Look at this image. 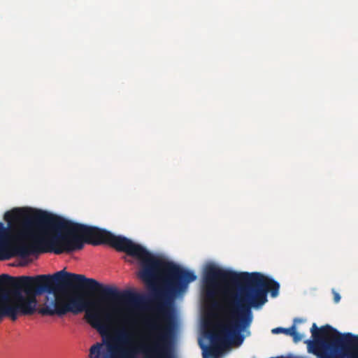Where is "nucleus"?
<instances>
[{
  "instance_id": "7ed1b4c3",
  "label": "nucleus",
  "mask_w": 358,
  "mask_h": 358,
  "mask_svg": "<svg viewBox=\"0 0 358 358\" xmlns=\"http://www.w3.org/2000/svg\"><path fill=\"white\" fill-rule=\"evenodd\" d=\"M4 220L9 224L21 222L17 237L23 242L15 248V252L22 257L45 252L71 253L83 249L85 243L107 245L110 233L41 210L14 208L5 213Z\"/></svg>"
},
{
  "instance_id": "f03ea898",
  "label": "nucleus",
  "mask_w": 358,
  "mask_h": 358,
  "mask_svg": "<svg viewBox=\"0 0 358 358\" xmlns=\"http://www.w3.org/2000/svg\"><path fill=\"white\" fill-rule=\"evenodd\" d=\"M13 288L11 296L4 293L0 296V322L5 317L15 321L19 315H31L36 310V296L44 293H56L57 290L76 286L99 292L103 301L115 304L113 313L120 321L128 324L129 314L134 310V292L118 290L116 287L103 285L84 275L66 272L64 269L52 275L12 277L0 275V286Z\"/></svg>"
},
{
  "instance_id": "9b49d317",
  "label": "nucleus",
  "mask_w": 358,
  "mask_h": 358,
  "mask_svg": "<svg viewBox=\"0 0 358 358\" xmlns=\"http://www.w3.org/2000/svg\"><path fill=\"white\" fill-rule=\"evenodd\" d=\"M271 332L273 334H280V333L284 334V328H282V327L274 328L271 330Z\"/></svg>"
},
{
  "instance_id": "4468645a",
  "label": "nucleus",
  "mask_w": 358,
  "mask_h": 358,
  "mask_svg": "<svg viewBox=\"0 0 358 358\" xmlns=\"http://www.w3.org/2000/svg\"><path fill=\"white\" fill-rule=\"evenodd\" d=\"M207 295H208V296H209V297H212V296H213L215 295V292H214V291H213V290L209 289V290H208V292H207Z\"/></svg>"
},
{
  "instance_id": "1a4fd4ad",
  "label": "nucleus",
  "mask_w": 358,
  "mask_h": 358,
  "mask_svg": "<svg viewBox=\"0 0 358 358\" xmlns=\"http://www.w3.org/2000/svg\"><path fill=\"white\" fill-rule=\"evenodd\" d=\"M303 320L300 318H294V324L289 328H284V334L289 336H292L294 331L296 330V324L297 323H301Z\"/></svg>"
},
{
  "instance_id": "0eeeda50",
  "label": "nucleus",
  "mask_w": 358,
  "mask_h": 358,
  "mask_svg": "<svg viewBox=\"0 0 358 358\" xmlns=\"http://www.w3.org/2000/svg\"><path fill=\"white\" fill-rule=\"evenodd\" d=\"M67 294H56L55 299L38 310V313L42 315L52 316L57 315L62 316L66 314Z\"/></svg>"
},
{
  "instance_id": "f257e3e1",
  "label": "nucleus",
  "mask_w": 358,
  "mask_h": 358,
  "mask_svg": "<svg viewBox=\"0 0 358 358\" xmlns=\"http://www.w3.org/2000/svg\"><path fill=\"white\" fill-rule=\"evenodd\" d=\"M206 284L216 286L219 281L227 285H238L236 294L225 292V308L227 314L218 322L215 331L208 334L210 345L205 348L203 358H217L231 344L241 345L245 338L242 334L253 320L252 308H259L267 301V294L273 297L278 294L280 285L261 273H237L210 264L205 269Z\"/></svg>"
},
{
  "instance_id": "20e7f679",
  "label": "nucleus",
  "mask_w": 358,
  "mask_h": 358,
  "mask_svg": "<svg viewBox=\"0 0 358 358\" xmlns=\"http://www.w3.org/2000/svg\"><path fill=\"white\" fill-rule=\"evenodd\" d=\"M107 245L136 258L141 264L140 278L153 290L156 299L174 296L185 291L196 276L190 271L157 257L142 245L111 232Z\"/></svg>"
},
{
  "instance_id": "423d86ee",
  "label": "nucleus",
  "mask_w": 358,
  "mask_h": 358,
  "mask_svg": "<svg viewBox=\"0 0 358 358\" xmlns=\"http://www.w3.org/2000/svg\"><path fill=\"white\" fill-rule=\"evenodd\" d=\"M66 313H72L74 315L85 311V317L87 322L98 331L101 336H103L109 331V327L107 322L111 321V313L99 308H90V303L83 294H67Z\"/></svg>"
},
{
  "instance_id": "6e6552de",
  "label": "nucleus",
  "mask_w": 358,
  "mask_h": 358,
  "mask_svg": "<svg viewBox=\"0 0 358 358\" xmlns=\"http://www.w3.org/2000/svg\"><path fill=\"white\" fill-rule=\"evenodd\" d=\"M10 239V231L8 227H4L0 222V251L5 250L9 244Z\"/></svg>"
},
{
  "instance_id": "2eb2a0df",
  "label": "nucleus",
  "mask_w": 358,
  "mask_h": 358,
  "mask_svg": "<svg viewBox=\"0 0 358 358\" xmlns=\"http://www.w3.org/2000/svg\"><path fill=\"white\" fill-rule=\"evenodd\" d=\"M213 306H214V307H215V308H218V306H219V305H218V303H215L213 304Z\"/></svg>"
},
{
  "instance_id": "ddd939ff",
  "label": "nucleus",
  "mask_w": 358,
  "mask_h": 358,
  "mask_svg": "<svg viewBox=\"0 0 358 358\" xmlns=\"http://www.w3.org/2000/svg\"><path fill=\"white\" fill-rule=\"evenodd\" d=\"M284 358H308L306 356H297L292 353L287 354Z\"/></svg>"
},
{
  "instance_id": "39448f33",
  "label": "nucleus",
  "mask_w": 358,
  "mask_h": 358,
  "mask_svg": "<svg viewBox=\"0 0 358 358\" xmlns=\"http://www.w3.org/2000/svg\"><path fill=\"white\" fill-rule=\"evenodd\" d=\"M311 339L304 341L307 352L317 358H358V335L341 334L329 324L313 323Z\"/></svg>"
},
{
  "instance_id": "9d476101",
  "label": "nucleus",
  "mask_w": 358,
  "mask_h": 358,
  "mask_svg": "<svg viewBox=\"0 0 358 358\" xmlns=\"http://www.w3.org/2000/svg\"><path fill=\"white\" fill-rule=\"evenodd\" d=\"M293 337V341L294 343H298L302 339V336L296 332V330L294 331V334L292 336Z\"/></svg>"
},
{
  "instance_id": "f8f14e48",
  "label": "nucleus",
  "mask_w": 358,
  "mask_h": 358,
  "mask_svg": "<svg viewBox=\"0 0 358 358\" xmlns=\"http://www.w3.org/2000/svg\"><path fill=\"white\" fill-rule=\"evenodd\" d=\"M333 295H334V301L336 303H338L341 300L340 294L338 292L333 291Z\"/></svg>"
},
{
  "instance_id": "dca6fc26",
  "label": "nucleus",
  "mask_w": 358,
  "mask_h": 358,
  "mask_svg": "<svg viewBox=\"0 0 358 358\" xmlns=\"http://www.w3.org/2000/svg\"><path fill=\"white\" fill-rule=\"evenodd\" d=\"M2 259V258H1V257H0V259Z\"/></svg>"
}]
</instances>
